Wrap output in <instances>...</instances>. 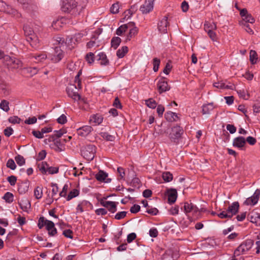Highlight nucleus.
I'll use <instances>...</instances> for the list:
<instances>
[{
  "label": "nucleus",
  "mask_w": 260,
  "mask_h": 260,
  "mask_svg": "<svg viewBox=\"0 0 260 260\" xmlns=\"http://www.w3.org/2000/svg\"><path fill=\"white\" fill-rule=\"evenodd\" d=\"M241 21H244L246 24H247V23H253L255 21V19L251 14H249L242 18V20Z\"/></svg>",
  "instance_id": "nucleus-53"
},
{
  "label": "nucleus",
  "mask_w": 260,
  "mask_h": 260,
  "mask_svg": "<svg viewBox=\"0 0 260 260\" xmlns=\"http://www.w3.org/2000/svg\"><path fill=\"white\" fill-rule=\"evenodd\" d=\"M117 172L118 173V180H124L125 172V170L123 168L119 167L117 168Z\"/></svg>",
  "instance_id": "nucleus-48"
},
{
  "label": "nucleus",
  "mask_w": 260,
  "mask_h": 260,
  "mask_svg": "<svg viewBox=\"0 0 260 260\" xmlns=\"http://www.w3.org/2000/svg\"><path fill=\"white\" fill-rule=\"evenodd\" d=\"M19 204L21 208L25 212H27L28 209L30 208V203L29 200L26 198L21 199Z\"/></svg>",
  "instance_id": "nucleus-27"
},
{
  "label": "nucleus",
  "mask_w": 260,
  "mask_h": 260,
  "mask_svg": "<svg viewBox=\"0 0 260 260\" xmlns=\"http://www.w3.org/2000/svg\"><path fill=\"white\" fill-rule=\"evenodd\" d=\"M214 87L219 89H233L234 85L232 84H225L223 81H220L213 83Z\"/></svg>",
  "instance_id": "nucleus-22"
},
{
  "label": "nucleus",
  "mask_w": 260,
  "mask_h": 260,
  "mask_svg": "<svg viewBox=\"0 0 260 260\" xmlns=\"http://www.w3.org/2000/svg\"><path fill=\"white\" fill-rule=\"evenodd\" d=\"M204 29L206 32L213 31L217 29L216 24L214 22L206 21L204 24Z\"/></svg>",
  "instance_id": "nucleus-31"
},
{
  "label": "nucleus",
  "mask_w": 260,
  "mask_h": 260,
  "mask_svg": "<svg viewBox=\"0 0 260 260\" xmlns=\"http://www.w3.org/2000/svg\"><path fill=\"white\" fill-rule=\"evenodd\" d=\"M119 5L118 3L113 4L111 7L110 10L111 13L113 14L117 13L119 12Z\"/></svg>",
  "instance_id": "nucleus-60"
},
{
  "label": "nucleus",
  "mask_w": 260,
  "mask_h": 260,
  "mask_svg": "<svg viewBox=\"0 0 260 260\" xmlns=\"http://www.w3.org/2000/svg\"><path fill=\"white\" fill-rule=\"evenodd\" d=\"M58 172V168L57 167H49L48 166L47 169V173L49 174H54L57 173Z\"/></svg>",
  "instance_id": "nucleus-63"
},
{
  "label": "nucleus",
  "mask_w": 260,
  "mask_h": 260,
  "mask_svg": "<svg viewBox=\"0 0 260 260\" xmlns=\"http://www.w3.org/2000/svg\"><path fill=\"white\" fill-rule=\"evenodd\" d=\"M240 25L242 26V27L245 30L246 32L249 33L250 35H253L254 32L252 29L250 27V26L248 24H246L244 21H240Z\"/></svg>",
  "instance_id": "nucleus-45"
},
{
  "label": "nucleus",
  "mask_w": 260,
  "mask_h": 260,
  "mask_svg": "<svg viewBox=\"0 0 260 260\" xmlns=\"http://www.w3.org/2000/svg\"><path fill=\"white\" fill-rule=\"evenodd\" d=\"M98 60L100 61V64L102 66H106L109 63V60L106 55L103 52H100L98 55Z\"/></svg>",
  "instance_id": "nucleus-32"
},
{
  "label": "nucleus",
  "mask_w": 260,
  "mask_h": 260,
  "mask_svg": "<svg viewBox=\"0 0 260 260\" xmlns=\"http://www.w3.org/2000/svg\"><path fill=\"white\" fill-rule=\"evenodd\" d=\"M48 165L45 161H43L41 163L38 164V168L39 171L44 174H46L47 173Z\"/></svg>",
  "instance_id": "nucleus-36"
},
{
  "label": "nucleus",
  "mask_w": 260,
  "mask_h": 260,
  "mask_svg": "<svg viewBox=\"0 0 260 260\" xmlns=\"http://www.w3.org/2000/svg\"><path fill=\"white\" fill-rule=\"evenodd\" d=\"M51 148L54 149L56 152H59L64 151L65 147L64 145L62 144L60 140L57 139L56 140L52 143V145H51Z\"/></svg>",
  "instance_id": "nucleus-19"
},
{
  "label": "nucleus",
  "mask_w": 260,
  "mask_h": 260,
  "mask_svg": "<svg viewBox=\"0 0 260 260\" xmlns=\"http://www.w3.org/2000/svg\"><path fill=\"white\" fill-rule=\"evenodd\" d=\"M184 210L186 214L191 213L195 216H197L200 212L202 211V209L199 210L197 207L191 203H185Z\"/></svg>",
  "instance_id": "nucleus-8"
},
{
  "label": "nucleus",
  "mask_w": 260,
  "mask_h": 260,
  "mask_svg": "<svg viewBox=\"0 0 260 260\" xmlns=\"http://www.w3.org/2000/svg\"><path fill=\"white\" fill-rule=\"evenodd\" d=\"M128 52V48L126 46H123L121 48L117 51L116 54L119 58H122Z\"/></svg>",
  "instance_id": "nucleus-41"
},
{
  "label": "nucleus",
  "mask_w": 260,
  "mask_h": 260,
  "mask_svg": "<svg viewBox=\"0 0 260 260\" xmlns=\"http://www.w3.org/2000/svg\"><path fill=\"white\" fill-rule=\"evenodd\" d=\"M3 199L6 202L11 203L13 201V194L10 192H7L5 194Z\"/></svg>",
  "instance_id": "nucleus-50"
},
{
  "label": "nucleus",
  "mask_w": 260,
  "mask_h": 260,
  "mask_svg": "<svg viewBox=\"0 0 260 260\" xmlns=\"http://www.w3.org/2000/svg\"><path fill=\"white\" fill-rule=\"evenodd\" d=\"M81 70H79L74 79V84H70L67 88L68 95L75 101L80 100L79 90L82 88L81 81L79 78Z\"/></svg>",
  "instance_id": "nucleus-1"
},
{
  "label": "nucleus",
  "mask_w": 260,
  "mask_h": 260,
  "mask_svg": "<svg viewBox=\"0 0 260 260\" xmlns=\"http://www.w3.org/2000/svg\"><path fill=\"white\" fill-rule=\"evenodd\" d=\"M253 245V241L250 239L246 240L241 243L235 250V256L243 254L249 250Z\"/></svg>",
  "instance_id": "nucleus-5"
},
{
  "label": "nucleus",
  "mask_w": 260,
  "mask_h": 260,
  "mask_svg": "<svg viewBox=\"0 0 260 260\" xmlns=\"http://www.w3.org/2000/svg\"><path fill=\"white\" fill-rule=\"evenodd\" d=\"M85 59L90 64H92L94 60V55L92 52H89L86 55Z\"/></svg>",
  "instance_id": "nucleus-51"
},
{
  "label": "nucleus",
  "mask_w": 260,
  "mask_h": 260,
  "mask_svg": "<svg viewBox=\"0 0 260 260\" xmlns=\"http://www.w3.org/2000/svg\"><path fill=\"white\" fill-rule=\"evenodd\" d=\"M239 208V204L237 202H234L231 206L229 207L227 211L229 214L231 215V217L238 212Z\"/></svg>",
  "instance_id": "nucleus-24"
},
{
  "label": "nucleus",
  "mask_w": 260,
  "mask_h": 260,
  "mask_svg": "<svg viewBox=\"0 0 260 260\" xmlns=\"http://www.w3.org/2000/svg\"><path fill=\"white\" fill-rule=\"evenodd\" d=\"M168 26V17L165 16L158 23V29L162 33H166Z\"/></svg>",
  "instance_id": "nucleus-18"
},
{
  "label": "nucleus",
  "mask_w": 260,
  "mask_h": 260,
  "mask_svg": "<svg viewBox=\"0 0 260 260\" xmlns=\"http://www.w3.org/2000/svg\"><path fill=\"white\" fill-rule=\"evenodd\" d=\"M79 194V190L77 189H73L71 191H70L69 194L67 197V200L70 201L72 200L73 198H75L78 196Z\"/></svg>",
  "instance_id": "nucleus-39"
},
{
  "label": "nucleus",
  "mask_w": 260,
  "mask_h": 260,
  "mask_svg": "<svg viewBox=\"0 0 260 260\" xmlns=\"http://www.w3.org/2000/svg\"><path fill=\"white\" fill-rule=\"evenodd\" d=\"M26 40L34 48H37L40 45V40L37 34L27 38Z\"/></svg>",
  "instance_id": "nucleus-20"
},
{
  "label": "nucleus",
  "mask_w": 260,
  "mask_h": 260,
  "mask_svg": "<svg viewBox=\"0 0 260 260\" xmlns=\"http://www.w3.org/2000/svg\"><path fill=\"white\" fill-rule=\"evenodd\" d=\"M9 102L6 100H3L0 104V108L4 111L8 112L9 110Z\"/></svg>",
  "instance_id": "nucleus-52"
},
{
  "label": "nucleus",
  "mask_w": 260,
  "mask_h": 260,
  "mask_svg": "<svg viewBox=\"0 0 260 260\" xmlns=\"http://www.w3.org/2000/svg\"><path fill=\"white\" fill-rule=\"evenodd\" d=\"M68 19L65 17H59L53 21L51 24V27L54 30H59L64 25H65L68 22Z\"/></svg>",
  "instance_id": "nucleus-9"
},
{
  "label": "nucleus",
  "mask_w": 260,
  "mask_h": 260,
  "mask_svg": "<svg viewBox=\"0 0 260 260\" xmlns=\"http://www.w3.org/2000/svg\"><path fill=\"white\" fill-rule=\"evenodd\" d=\"M10 6L7 5L3 1H0V11L5 12H10L9 11Z\"/></svg>",
  "instance_id": "nucleus-54"
},
{
  "label": "nucleus",
  "mask_w": 260,
  "mask_h": 260,
  "mask_svg": "<svg viewBox=\"0 0 260 260\" xmlns=\"http://www.w3.org/2000/svg\"><path fill=\"white\" fill-rule=\"evenodd\" d=\"M6 166L8 168H10L13 170H15L16 168V165L14 160L12 159H8V160L7 162Z\"/></svg>",
  "instance_id": "nucleus-56"
},
{
  "label": "nucleus",
  "mask_w": 260,
  "mask_h": 260,
  "mask_svg": "<svg viewBox=\"0 0 260 260\" xmlns=\"http://www.w3.org/2000/svg\"><path fill=\"white\" fill-rule=\"evenodd\" d=\"M103 205L112 213H114L116 211V204L114 202L106 201L103 203Z\"/></svg>",
  "instance_id": "nucleus-29"
},
{
  "label": "nucleus",
  "mask_w": 260,
  "mask_h": 260,
  "mask_svg": "<svg viewBox=\"0 0 260 260\" xmlns=\"http://www.w3.org/2000/svg\"><path fill=\"white\" fill-rule=\"evenodd\" d=\"M83 156L87 160L93 159L95 153V147L93 145H89L85 147L81 151Z\"/></svg>",
  "instance_id": "nucleus-7"
},
{
  "label": "nucleus",
  "mask_w": 260,
  "mask_h": 260,
  "mask_svg": "<svg viewBox=\"0 0 260 260\" xmlns=\"http://www.w3.org/2000/svg\"><path fill=\"white\" fill-rule=\"evenodd\" d=\"M95 178L99 181H104L105 182H108V180H106L108 177V174L103 171L100 170L95 176Z\"/></svg>",
  "instance_id": "nucleus-30"
},
{
  "label": "nucleus",
  "mask_w": 260,
  "mask_h": 260,
  "mask_svg": "<svg viewBox=\"0 0 260 260\" xmlns=\"http://www.w3.org/2000/svg\"><path fill=\"white\" fill-rule=\"evenodd\" d=\"M163 179L166 182H170L173 179V175L169 172H164L162 174Z\"/></svg>",
  "instance_id": "nucleus-49"
},
{
  "label": "nucleus",
  "mask_w": 260,
  "mask_h": 260,
  "mask_svg": "<svg viewBox=\"0 0 260 260\" xmlns=\"http://www.w3.org/2000/svg\"><path fill=\"white\" fill-rule=\"evenodd\" d=\"M83 35L81 33H77L75 35L74 37H68L66 38V41L63 38H57V41L59 42L62 46L63 48L67 46L69 49L71 50L75 46V43L80 41L83 37Z\"/></svg>",
  "instance_id": "nucleus-2"
},
{
  "label": "nucleus",
  "mask_w": 260,
  "mask_h": 260,
  "mask_svg": "<svg viewBox=\"0 0 260 260\" xmlns=\"http://www.w3.org/2000/svg\"><path fill=\"white\" fill-rule=\"evenodd\" d=\"M47 58V55L45 52L36 54L31 57L32 61L37 63L43 62Z\"/></svg>",
  "instance_id": "nucleus-21"
},
{
  "label": "nucleus",
  "mask_w": 260,
  "mask_h": 260,
  "mask_svg": "<svg viewBox=\"0 0 260 260\" xmlns=\"http://www.w3.org/2000/svg\"><path fill=\"white\" fill-rule=\"evenodd\" d=\"M18 2L23 5V8L29 12L35 11L37 6L33 0H17Z\"/></svg>",
  "instance_id": "nucleus-13"
},
{
  "label": "nucleus",
  "mask_w": 260,
  "mask_h": 260,
  "mask_svg": "<svg viewBox=\"0 0 260 260\" xmlns=\"http://www.w3.org/2000/svg\"><path fill=\"white\" fill-rule=\"evenodd\" d=\"M57 138H56L55 136H50L48 138L45 139L44 140V143L45 145H48L50 148L52 143L56 140Z\"/></svg>",
  "instance_id": "nucleus-43"
},
{
  "label": "nucleus",
  "mask_w": 260,
  "mask_h": 260,
  "mask_svg": "<svg viewBox=\"0 0 260 260\" xmlns=\"http://www.w3.org/2000/svg\"><path fill=\"white\" fill-rule=\"evenodd\" d=\"M160 64V60L157 58H154L153 59V71L156 72L158 71V68Z\"/></svg>",
  "instance_id": "nucleus-59"
},
{
  "label": "nucleus",
  "mask_w": 260,
  "mask_h": 260,
  "mask_svg": "<svg viewBox=\"0 0 260 260\" xmlns=\"http://www.w3.org/2000/svg\"><path fill=\"white\" fill-rule=\"evenodd\" d=\"M34 196L37 199H40L43 196V188L37 186L34 190Z\"/></svg>",
  "instance_id": "nucleus-40"
},
{
  "label": "nucleus",
  "mask_w": 260,
  "mask_h": 260,
  "mask_svg": "<svg viewBox=\"0 0 260 260\" xmlns=\"http://www.w3.org/2000/svg\"><path fill=\"white\" fill-rule=\"evenodd\" d=\"M5 63L10 69H18L22 67L23 63L18 58L6 55L4 57Z\"/></svg>",
  "instance_id": "nucleus-4"
},
{
  "label": "nucleus",
  "mask_w": 260,
  "mask_h": 260,
  "mask_svg": "<svg viewBox=\"0 0 260 260\" xmlns=\"http://www.w3.org/2000/svg\"><path fill=\"white\" fill-rule=\"evenodd\" d=\"M172 133L170 134V137L171 139H175L180 136L182 133V130L180 126H174L172 128Z\"/></svg>",
  "instance_id": "nucleus-28"
},
{
  "label": "nucleus",
  "mask_w": 260,
  "mask_h": 260,
  "mask_svg": "<svg viewBox=\"0 0 260 260\" xmlns=\"http://www.w3.org/2000/svg\"><path fill=\"white\" fill-rule=\"evenodd\" d=\"M15 159L17 164L19 166H22L24 165L25 162V159L22 156L20 155H18L16 156L15 157Z\"/></svg>",
  "instance_id": "nucleus-55"
},
{
  "label": "nucleus",
  "mask_w": 260,
  "mask_h": 260,
  "mask_svg": "<svg viewBox=\"0 0 260 260\" xmlns=\"http://www.w3.org/2000/svg\"><path fill=\"white\" fill-rule=\"evenodd\" d=\"M127 30H128V34L126 39V41L131 40L138 34V28L136 26L135 23L131 22L127 23Z\"/></svg>",
  "instance_id": "nucleus-12"
},
{
  "label": "nucleus",
  "mask_w": 260,
  "mask_h": 260,
  "mask_svg": "<svg viewBox=\"0 0 260 260\" xmlns=\"http://www.w3.org/2000/svg\"><path fill=\"white\" fill-rule=\"evenodd\" d=\"M89 204L86 201H82L78 204L76 207L77 213H82L84 211L85 207Z\"/></svg>",
  "instance_id": "nucleus-35"
},
{
  "label": "nucleus",
  "mask_w": 260,
  "mask_h": 260,
  "mask_svg": "<svg viewBox=\"0 0 260 260\" xmlns=\"http://www.w3.org/2000/svg\"><path fill=\"white\" fill-rule=\"evenodd\" d=\"M250 55H249V59L251 63L252 64H255L257 61V54L255 51L254 50H250Z\"/></svg>",
  "instance_id": "nucleus-38"
},
{
  "label": "nucleus",
  "mask_w": 260,
  "mask_h": 260,
  "mask_svg": "<svg viewBox=\"0 0 260 260\" xmlns=\"http://www.w3.org/2000/svg\"><path fill=\"white\" fill-rule=\"evenodd\" d=\"M61 8L64 12L72 13L74 15L79 14L76 10L77 3L75 0H63Z\"/></svg>",
  "instance_id": "nucleus-3"
},
{
  "label": "nucleus",
  "mask_w": 260,
  "mask_h": 260,
  "mask_svg": "<svg viewBox=\"0 0 260 260\" xmlns=\"http://www.w3.org/2000/svg\"><path fill=\"white\" fill-rule=\"evenodd\" d=\"M28 184L27 182H22L18 185V191L20 194H24L28 190Z\"/></svg>",
  "instance_id": "nucleus-33"
},
{
  "label": "nucleus",
  "mask_w": 260,
  "mask_h": 260,
  "mask_svg": "<svg viewBox=\"0 0 260 260\" xmlns=\"http://www.w3.org/2000/svg\"><path fill=\"white\" fill-rule=\"evenodd\" d=\"M103 119V118L101 115L99 114H94L91 116L89 121L91 124L98 125L102 122Z\"/></svg>",
  "instance_id": "nucleus-26"
},
{
  "label": "nucleus",
  "mask_w": 260,
  "mask_h": 260,
  "mask_svg": "<svg viewBox=\"0 0 260 260\" xmlns=\"http://www.w3.org/2000/svg\"><path fill=\"white\" fill-rule=\"evenodd\" d=\"M121 42V39L118 37H115L112 38L111 40V46L116 49L119 45Z\"/></svg>",
  "instance_id": "nucleus-42"
},
{
  "label": "nucleus",
  "mask_w": 260,
  "mask_h": 260,
  "mask_svg": "<svg viewBox=\"0 0 260 260\" xmlns=\"http://www.w3.org/2000/svg\"><path fill=\"white\" fill-rule=\"evenodd\" d=\"M213 109L212 104H209L206 105H204L202 108V113L203 114H207Z\"/></svg>",
  "instance_id": "nucleus-44"
},
{
  "label": "nucleus",
  "mask_w": 260,
  "mask_h": 260,
  "mask_svg": "<svg viewBox=\"0 0 260 260\" xmlns=\"http://www.w3.org/2000/svg\"><path fill=\"white\" fill-rule=\"evenodd\" d=\"M47 220H45L44 217H41L38 221V226L40 229H41L44 225H46Z\"/></svg>",
  "instance_id": "nucleus-62"
},
{
  "label": "nucleus",
  "mask_w": 260,
  "mask_h": 260,
  "mask_svg": "<svg viewBox=\"0 0 260 260\" xmlns=\"http://www.w3.org/2000/svg\"><path fill=\"white\" fill-rule=\"evenodd\" d=\"M166 195L168 196V202L170 204H173L175 202L177 197V192L175 189H168L166 191Z\"/></svg>",
  "instance_id": "nucleus-17"
},
{
  "label": "nucleus",
  "mask_w": 260,
  "mask_h": 260,
  "mask_svg": "<svg viewBox=\"0 0 260 260\" xmlns=\"http://www.w3.org/2000/svg\"><path fill=\"white\" fill-rule=\"evenodd\" d=\"M154 0H146L144 3L140 8V11L143 14H147L153 9Z\"/></svg>",
  "instance_id": "nucleus-10"
},
{
  "label": "nucleus",
  "mask_w": 260,
  "mask_h": 260,
  "mask_svg": "<svg viewBox=\"0 0 260 260\" xmlns=\"http://www.w3.org/2000/svg\"><path fill=\"white\" fill-rule=\"evenodd\" d=\"M127 30V23L120 26L116 30V34L118 36H121L123 32Z\"/></svg>",
  "instance_id": "nucleus-46"
},
{
  "label": "nucleus",
  "mask_w": 260,
  "mask_h": 260,
  "mask_svg": "<svg viewBox=\"0 0 260 260\" xmlns=\"http://www.w3.org/2000/svg\"><path fill=\"white\" fill-rule=\"evenodd\" d=\"M246 144L245 139L242 137H238L233 140V145L234 146L239 148H242Z\"/></svg>",
  "instance_id": "nucleus-23"
},
{
  "label": "nucleus",
  "mask_w": 260,
  "mask_h": 260,
  "mask_svg": "<svg viewBox=\"0 0 260 260\" xmlns=\"http://www.w3.org/2000/svg\"><path fill=\"white\" fill-rule=\"evenodd\" d=\"M260 196V190L256 189L254 194L251 197L247 198L244 202V204L246 205H255L259 200Z\"/></svg>",
  "instance_id": "nucleus-14"
},
{
  "label": "nucleus",
  "mask_w": 260,
  "mask_h": 260,
  "mask_svg": "<svg viewBox=\"0 0 260 260\" xmlns=\"http://www.w3.org/2000/svg\"><path fill=\"white\" fill-rule=\"evenodd\" d=\"M146 212L151 215H156L157 214L158 210L156 208H152L148 206L146 209Z\"/></svg>",
  "instance_id": "nucleus-57"
},
{
  "label": "nucleus",
  "mask_w": 260,
  "mask_h": 260,
  "mask_svg": "<svg viewBox=\"0 0 260 260\" xmlns=\"http://www.w3.org/2000/svg\"><path fill=\"white\" fill-rule=\"evenodd\" d=\"M101 135V137H102L104 139H106L108 141H112L114 139V137L109 134L108 133H102Z\"/></svg>",
  "instance_id": "nucleus-58"
},
{
  "label": "nucleus",
  "mask_w": 260,
  "mask_h": 260,
  "mask_svg": "<svg viewBox=\"0 0 260 260\" xmlns=\"http://www.w3.org/2000/svg\"><path fill=\"white\" fill-rule=\"evenodd\" d=\"M24 34L26 38L32 35H36L33 24H26L24 26Z\"/></svg>",
  "instance_id": "nucleus-25"
},
{
  "label": "nucleus",
  "mask_w": 260,
  "mask_h": 260,
  "mask_svg": "<svg viewBox=\"0 0 260 260\" xmlns=\"http://www.w3.org/2000/svg\"><path fill=\"white\" fill-rule=\"evenodd\" d=\"M0 90L4 94H7L9 93V86L2 80H0Z\"/></svg>",
  "instance_id": "nucleus-37"
},
{
  "label": "nucleus",
  "mask_w": 260,
  "mask_h": 260,
  "mask_svg": "<svg viewBox=\"0 0 260 260\" xmlns=\"http://www.w3.org/2000/svg\"><path fill=\"white\" fill-rule=\"evenodd\" d=\"M69 189L68 184H66L64 185L62 190L59 193V196L61 197H66L67 196V193L68 192V190Z\"/></svg>",
  "instance_id": "nucleus-61"
},
{
  "label": "nucleus",
  "mask_w": 260,
  "mask_h": 260,
  "mask_svg": "<svg viewBox=\"0 0 260 260\" xmlns=\"http://www.w3.org/2000/svg\"><path fill=\"white\" fill-rule=\"evenodd\" d=\"M248 217L251 222L260 226V213L256 210H253L249 213Z\"/></svg>",
  "instance_id": "nucleus-15"
},
{
  "label": "nucleus",
  "mask_w": 260,
  "mask_h": 260,
  "mask_svg": "<svg viewBox=\"0 0 260 260\" xmlns=\"http://www.w3.org/2000/svg\"><path fill=\"white\" fill-rule=\"evenodd\" d=\"M92 131V127L89 125H84L77 129V134L82 137L88 136Z\"/></svg>",
  "instance_id": "nucleus-16"
},
{
  "label": "nucleus",
  "mask_w": 260,
  "mask_h": 260,
  "mask_svg": "<svg viewBox=\"0 0 260 260\" xmlns=\"http://www.w3.org/2000/svg\"><path fill=\"white\" fill-rule=\"evenodd\" d=\"M157 87L159 93L168 91L170 89V87L168 85L167 79L164 77L161 78L159 80L157 84Z\"/></svg>",
  "instance_id": "nucleus-11"
},
{
  "label": "nucleus",
  "mask_w": 260,
  "mask_h": 260,
  "mask_svg": "<svg viewBox=\"0 0 260 260\" xmlns=\"http://www.w3.org/2000/svg\"><path fill=\"white\" fill-rule=\"evenodd\" d=\"M58 42L59 46L55 48L53 52L49 56L51 60L53 62H58L63 57V49L67 48V46L63 48L61 44L59 42Z\"/></svg>",
  "instance_id": "nucleus-6"
},
{
  "label": "nucleus",
  "mask_w": 260,
  "mask_h": 260,
  "mask_svg": "<svg viewBox=\"0 0 260 260\" xmlns=\"http://www.w3.org/2000/svg\"><path fill=\"white\" fill-rule=\"evenodd\" d=\"M165 116L166 119L170 121H176L178 119L177 114L171 111L166 112Z\"/></svg>",
  "instance_id": "nucleus-34"
},
{
  "label": "nucleus",
  "mask_w": 260,
  "mask_h": 260,
  "mask_svg": "<svg viewBox=\"0 0 260 260\" xmlns=\"http://www.w3.org/2000/svg\"><path fill=\"white\" fill-rule=\"evenodd\" d=\"M20 121V118L16 116H11L9 118V121L13 124L19 123Z\"/></svg>",
  "instance_id": "nucleus-64"
},
{
  "label": "nucleus",
  "mask_w": 260,
  "mask_h": 260,
  "mask_svg": "<svg viewBox=\"0 0 260 260\" xmlns=\"http://www.w3.org/2000/svg\"><path fill=\"white\" fill-rule=\"evenodd\" d=\"M145 104L148 107L152 109H154L157 106L156 102L152 99L145 100Z\"/></svg>",
  "instance_id": "nucleus-47"
}]
</instances>
